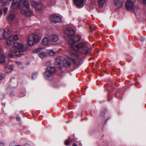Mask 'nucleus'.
Wrapping results in <instances>:
<instances>
[{
	"label": "nucleus",
	"mask_w": 146,
	"mask_h": 146,
	"mask_svg": "<svg viewBox=\"0 0 146 146\" xmlns=\"http://www.w3.org/2000/svg\"><path fill=\"white\" fill-rule=\"evenodd\" d=\"M81 37L79 35H76L72 38L69 41V43L71 44V49L72 51L70 52V56L69 58L74 63L78 64L79 63V52L82 54H87L91 51L85 44L83 42H80L76 45L74 44L79 41Z\"/></svg>",
	"instance_id": "obj_1"
},
{
	"label": "nucleus",
	"mask_w": 146,
	"mask_h": 146,
	"mask_svg": "<svg viewBox=\"0 0 146 146\" xmlns=\"http://www.w3.org/2000/svg\"><path fill=\"white\" fill-rule=\"evenodd\" d=\"M23 51L21 50H17L14 47H11L10 48V52L8 54V56L10 58H13L15 56L20 57L23 54Z\"/></svg>",
	"instance_id": "obj_2"
},
{
	"label": "nucleus",
	"mask_w": 146,
	"mask_h": 146,
	"mask_svg": "<svg viewBox=\"0 0 146 146\" xmlns=\"http://www.w3.org/2000/svg\"><path fill=\"white\" fill-rule=\"evenodd\" d=\"M47 71H46L44 74V76L46 79L51 80L53 77V74L55 72L56 68L55 67L50 66L47 68Z\"/></svg>",
	"instance_id": "obj_3"
},
{
	"label": "nucleus",
	"mask_w": 146,
	"mask_h": 146,
	"mask_svg": "<svg viewBox=\"0 0 146 146\" xmlns=\"http://www.w3.org/2000/svg\"><path fill=\"white\" fill-rule=\"evenodd\" d=\"M27 38L29 45L32 46L39 41V36L37 34H33L29 35Z\"/></svg>",
	"instance_id": "obj_4"
},
{
	"label": "nucleus",
	"mask_w": 146,
	"mask_h": 146,
	"mask_svg": "<svg viewBox=\"0 0 146 146\" xmlns=\"http://www.w3.org/2000/svg\"><path fill=\"white\" fill-rule=\"evenodd\" d=\"M14 45L15 49L21 50L23 51H26L28 48V45L27 44H23L22 43L15 42L14 43Z\"/></svg>",
	"instance_id": "obj_5"
},
{
	"label": "nucleus",
	"mask_w": 146,
	"mask_h": 146,
	"mask_svg": "<svg viewBox=\"0 0 146 146\" xmlns=\"http://www.w3.org/2000/svg\"><path fill=\"white\" fill-rule=\"evenodd\" d=\"M110 114L107 110L106 108H105L104 110H102L100 113V116L101 118L102 119H104L107 118L104 121L105 124H106L108 121L110 119Z\"/></svg>",
	"instance_id": "obj_6"
},
{
	"label": "nucleus",
	"mask_w": 146,
	"mask_h": 146,
	"mask_svg": "<svg viewBox=\"0 0 146 146\" xmlns=\"http://www.w3.org/2000/svg\"><path fill=\"white\" fill-rule=\"evenodd\" d=\"M65 58L62 56H58L57 57L54 62L55 65L58 66V68H61V65L62 64Z\"/></svg>",
	"instance_id": "obj_7"
},
{
	"label": "nucleus",
	"mask_w": 146,
	"mask_h": 146,
	"mask_svg": "<svg viewBox=\"0 0 146 146\" xmlns=\"http://www.w3.org/2000/svg\"><path fill=\"white\" fill-rule=\"evenodd\" d=\"M134 3L131 0H127L125 3V8L128 11H133Z\"/></svg>",
	"instance_id": "obj_8"
},
{
	"label": "nucleus",
	"mask_w": 146,
	"mask_h": 146,
	"mask_svg": "<svg viewBox=\"0 0 146 146\" xmlns=\"http://www.w3.org/2000/svg\"><path fill=\"white\" fill-rule=\"evenodd\" d=\"M50 20L52 23L60 22L61 21L62 19L60 16L56 14H54L50 17Z\"/></svg>",
	"instance_id": "obj_9"
},
{
	"label": "nucleus",
	"mask_w": 146,
	"mask_h": 146,
	"mask_svg": "<svg viewBox=\"0 0 146 146\" xmlns=\"http://www.w3.org/2000/svg\"><path fill=\"white\" fill-rule=\"evenodd\" d=\"M32 5L38 11L41 10L43 7V5L42 3H38L35 1H33L32 2Z\"/></svg>",
	"instance_id": "obj_10"
},
{
	"label": "nucleus",
	"mask_w": 146,
	"mask_h": 146,
	"mask_svg": "<svg viewBox=\"0 0 146 146\" xmlns=\"http://www.w3.org/2000/svg\"><path fill=\"white\" fill-rule=\"evenodd\" d=\"M75 33V31L72 29L70 28H67L65 31V34L70 36H73Z\"/></svg>",
	"instance_id": "obj_11"
},
{
	"label": "nucleus",
	"mask_w": 146,
	"mask_h": 146,
	"mask_svg": "<svg viewBox=\"0 0 146 146\" xmlns=\"http://www.w3.org/2000/svg\"><path fill=\"white\" fill-rule=\"evenodd\" d=\"M5 31L3 30H0V39L3 38L6 39L9 37V36H6L5 34Z\"/></svg>",
	"instance_id": "obj_12"
},
{
	"label": "nucleus",
	"mask_w": 146,
	"mask_h": 146,
	"mask_svg": "<svg viewBox=\"0 0 146 146\" xmlns=\"http://www.w3.org/2000/svg\"><path fill=\"white\" fill-rule=\"evenodd\" d=\"M71 63L67 59L65 58L64 62L62 64H61V68L64 67L67 68H69L71 66Z\"/></svg>",
	"instance_id": "obj_13"
},
{
	"label": "nucleus",
	"mask_w": 146,
	"mask_h": 146,
	"mask_svg": "<svg viewBox=\"0 0 146 146\" xmlns=\"http://www.w3.org/2000/svg\"><path fill=\"white\" fill-rule=\"evenodd\" d=\"M50 39L47 37L44 38L42 41V44L44 46H47L50 44Z\"/></svg>",
	"instance_id": "obj_14"
},
{
	"label": "nucleus",
	"mask_w": 146,
	"mask_h": 146,
	"mask_svg": "<svg viewBox=\"0 0 146 146\" xmlns=\"http://www.w3.org/2000/svg\"><path fill=\"white\" fill-rule=\"evenodd\" d=\"M75 5L77 7H81L82 6L84 3L83 0H74Z\"/></svg>",
	"instance_id": "obj_15"
},
{
	"label": "nucleus",
	"mask_w": 146,
	"mask_h": 146,
	"mask_svg": "<svg viewBox=\"0 0 146 146\" xmlns=\"http://www.w3.org/2000/svg\"><path fill=\"white\" fill-rule=\"evenodd\" d=\"M50 41L54 42H57L59 40V37L58 36L55 35H52L50 36Z\"/></svg>",
	"instance_id": "obj_16"
},
{
	"label": "nucleus",
	"mask_w": 146,
	"mask_h": 146,
	"mask_svg": "<svg viewBox=\"0 0 146 146\" xmlns=\"http://www.w3.org/2000/svg\"><path fill=\"white\" fill-rule=\"evenodd\" d=\"M72 140V139L70 137H69L68 139H66L64 142L65 145L67 146H71V143H73Z\"/></svg>",
	"instance_id": "obj_17"
},
{
	"label": "nucleus",
	"mask_w": 146,
	"mask_h": 146,
	"mask_svg": "<svg viewBox=\"0 0 146 146\" xmlns=\"http://www.w3.org/2000/svg\"><path fill=\"white\" fill-rule=\"evenodd\" d=\"M114 5L118 7H120L123 5V3L121 0H113Z\"/></svg>",
	"instance_id": "obj_18"
},
{
	"label": "nucleus",
	"mask_w": 146,
	"mask_h": 146,
	"mask_svg": "<svg viewBox=\"0 0 146 146\" xmlns=\"http://www.w3.org/2000/svg\"><path fill=\"white\" fill-rule=\"evenodd\" d=\"M15 17V14L13 13H10L7 17V19L8 21H12L14 20Z\"/></svg>",
	"instance_id": "obj_19"
},
{
	"label": "nucleus",
	"mask_w": 146,
	"mask_h": 146,
	"mask_svg": "<svg viewBox=\"0 0 146 146\" xmlns=\"http://www.w3.org/2000/svg\"><path fill=\"white\" fill-rule=\"evenodd\" d=\"M5 61V56L2 54H0V63H3Z\"/></svg>",
	"instance_id": "obj_20"
},
{
	"label": "nucleus",
	"mask_w": 146,
	"mask_h": 146,
	"mask_svg": "<svg viewBox=\"0 0 146 146\" xmlns=\"http://www.w3.org/2000/svg\"><path fill=\"white\" fill-rule=\"evenodd\" d=\"M5 69L7 72L9 73L13 70V68L11 66H5Z\"/></svg>",
	"instance_id": "obj_21"
},
{
	"label": "nucleus",
	"mask_w": 146,
	"mask_h": 146,
	"mask_svg": "<svg viewBox=\"0 0 146 146\" xmlns=\"http://www.w3.org/2000/svg\"><path fill=\"white\" fill-rule=\"evenodd\" d=\"M89 27L90 32V33H92L94 31L95 28L96 27V26L94 25H92Z\"/></svg>",
	"instance_id": "obj_22"
},
{
	"label": "nucleus",
	"mask_w": 146,
	"mask_h": 146,
	"mask_svg": "<svg viewBox=\"0 0 146 146\" xmlns=\"http://www.w3.org/2000/svg\"><path fill=\"white\" fill-rule=\"evenodd\" d=\"M106 0H98L100 6H102L105 3Z\"/></svg>",
	"instance_id": "obj_23"
},
{
	"label": "nucleus",
	"mask_w": 146,
	"mask_h": 146,
	"mask_svg": "<svg viewBox=\"0 0 146 146\" xmlns=\"http://www.w3.org/2000/svg\"><path fill=\"white\" fill-rule=\"evenodd\" d=\"M42 49V48H37L34 50L33 51V52L34 53H37L40 51Z\"/></svg>",
	"instance_id": "obj_24"
},
{
	"label": "nucleus",
	"mask_w": 146,
	"mask_h": 146,
	"mask_svg": "<svg viewBox=\"0 0 146 146\" xmlns=\"http://www.w3.org/2000/svg\"><path fill=\"white\" fill-rule=\"evenodd\" d=\"M46 56L45 53L44 52H41L39 54V56L41 58H43Z\"/></svg>",
	"instance_id": "obj_25"
},
{
	"label": "nucleus",
	"mask_w": 146,
	"mask_h": 146,
	"mask_svg": "<svg viewBox=\"0 0 146 146\" xmlns=\"http://www.w3.org/2000/svg\"><path fill=\"white\" fill-rule=\"evenodd\" d=\"M55 53H56L55 52L52 50L50 51L49 53V55L50 56L53 55L54 54H55Z\"/></svg>",
	"instance_id": "obj_26"
},
{
	"label": "nucleus",
	"mask_w": 146,
	"mask_h": 146,
	"mask_svg": "<svg viewBox=\"0 0 146 146\" xmlns=\"http://www.w3.org/2000/svg\"><path fill=\"white\" fill-rule=\"evenodd\" d=\"M74 134L73 135V136H74V137H73V138L72 139V141L73 142H78V138L76 137H75L74 136Z\"/></svg>",
	"instance_id": "obj_27"
},
{
	"label": "nucleus",
	"mask_w": 146,
	"mask_h": 146,
	"mask_svg": "<svg viewBox=\"0 0 146 146\" xmlns=\"http://www.w3.org/2000/svg\"><path fill=\"white\" fill-rule=\"evenodd\" d=\"M120 94L119 92H117L115 93V96L116 98H118L120 96Z\"/></svg>",
	"instance_id": "obj_28"
},
{
	"label": "nucleus",
	"mask_w": 146,
	"mask_h": 146,
	"mask_svg": "<svg viewBox=\"0 0 146 146\" xmlns=\"http://www.w3.org/2000/svg\"><path fill=\"white\" fill-rule=\"evenodd\" d=\"M8 8L7 7H5L4 8L3 10L4 14L5 15H6L7 13V11H8Z\"/></svg>",
	"instance_id": "obj_29"
},
{
	"label": "nucleus",
	"mask_w": 146,
	"mask_h": 146,
	"mask_svg": "<svg viewBox=\"0 0 146 146\" xmlns=\"http://www.w3.org/2000/svg\"><path fill=\"white\" fill-rule=\"evenodd\" d=\"M38 74V73L37 72H35L33 73V75L32 76V79H34V77L36 76Z\"/></svg>",
	"instance_id": "obj_30"
},
{
	"label": "nucleus",
	"mask_w": 146,
	"mask_h": 146,
	"mask_svg": "<svg viewBox=\"0 0 146 146\" xmlns=\"http://www.w3.org/2000/svg\"><path fill=\"white\" fill-rule=\"evenodd\" d=\"M0 3H2L3 5L4 6L6 5L7 2H5L4 0H0Z\"/></svg>",
	"instance_id": "obj_31"
},
{
	"label": "nucleus",
	"mask_w": 146,
	"mask_h": 146,
	"mask_svg": "<svg viewBox=\"0 0 146 146\" xmlns=\"http://www.w3.org/2000/svg\"><path fill=\"white\" fill-rule=\"evenodd\" d=\"M108 101H110L112 99V98L110 94H109L108 96Z\"/></svg>",
	"instance_id": "obj_32"
},
{
	"label": "nucleus",
	"mask_w": 146,
	"mask_h": 146,
	"mask_svg": "<svg viewBox=\"0 0 146 146\" xmlns=\"http://www.w3.org/2000/svg\"><path fill=\"white\" fill-rule=\"evenodd\" d=\"M13 39L15 40H17L19 39L18 35H15L13 37Z\"/></svg>",
	"instance_id": "obj_33"
},
{
	"label": "nucleus",
	"mask_w": 146,
	"mask_h": 146,
	"mask_svg": "<svg viewBox=\"0 0 146 146\" xmlns=\"http://www.w3.org/2000/svg\"><path fill=\"white\" fill-rule=\"evenodd\" d=\"M7 44L9 46L10 44L11 41L10 40H7L6 41Z\"/></svg>",
	"instance_id": "obj_34"
},
{
	"label": "nucleus",
	"mask_w": 146,
	"mask_h": 146,
	"mask_svg": "<svg viewBox=\"0 0 146 146\" xmlns=\"http://www.w3.org/2000/svg\"><path fill=\"white\" fill-rule=\"evenodd\" d=\"M16 120L18 121H19L20 120V118L19 117V116H17V117L16 118Z\"/></svg>",
	"instance_id": "obj_35"
},
{
	"label": "nucleus",
	"mask_w": 146,
	"mask_h": 146,
	"mask_svg": "<svg viewBox=\"0 0 146 146\" xmlns=\"http://www.w3.org/2000/svg\"><path fill=\"white\" fill-rule=\"evenodd\" d=\"M4 78V76H0V80L3 79Z\"/></svg>",
	"instance_id": "obj_36"
},
{
	"label": "nucleus",
	"mask_w": 146,
	"mask_h": 146,
	"mask_svg": "<svg viewBox=\"0 0 146 146\" xmlns=\"http://www.w3.org/2000/svg\"><path fill=\"white\" fill-rule=\"evenodd\" d=\"M143 3L145 4H146V0H143Z\"/></svg>",
	"instance_id": "obj_37"
},
{
	"label": "nucleus",
	"mask_w": 146,
	"mask_h": 146,
	"mask_svg": "<svg viewBox=\"0 0 146 146\" xmlns=\"http://www.w3.org/2000/svg\"><path fill=\"white\" fill-rule=\"evenodd\" d=\"M72 146H78L76 143H74L73 144Z\"/></svg>",
	"instance_id": "obj_38"
},
{
	"label": "nucleus",
	"mask_w": 146,
	"mask_h": 146,
	"mask_svg": "<svg viewBox=\"0 0 146 146\" xmlns=\"http://www.w3.org/2000/svg\"><path fill=\"white\" fill-rule=\"evenodd\" d=\"M0 146H4V144L0 142Z\"/></svg>",
	"instance_id": "obj_39"
},
{
	"label": "nucleus",
	"mask_w": 146,
	"mask_h": 146,
	"mask_svg": "<svg viewBox=\"0 0 146 146\" xmlns=\"http://www.w3.org/2000/svg\"><path fill=\"white\" fill-rule=\"evenodd\" d=\"M17 146H21L20 145H18ZM24 146H29V144H26Z\"/></svg>",
	"instance_id": "obj_40"
},
{
	"label": "nucleus",
	"mask_w": 146,
	"mask_h": 146,
	"mask_svg": "<svg viewBox=\"0 0 146 146\" xmlns=\"http://www.w3.org/2000/svg\"><path fill=\"white\" fill-rule=\"evenodd\" d=\"M0 13L1 14V15L2 14V11L1 10L0 11Z\"/></svg>",
	"instance_id": "obj_41"
},
{
	"label": "nucleus",
	"mask_w": 146,
	"mask_h": 146,
	"mask_svg": "<svg viewBox=\"0 0 146 146\" xmlns=\"http://www.w3.org/2000/svg\"><path fill=\"white\" fill-rule=\"evenodd\" d=\"M25 94H24V95H21V96H19V97H23L24 96H25Z\"/></svg>",
	"instance_id": "obj_42"
},
{
	"label": "nucleus",
	"mask_w": 146,
	"mask_h": 146,
	"mask_svg": "<svg viewBox=\"0 0 146 146\" xmlns=\"http://www.w3.org/2000/svg\"><path fill=\"white\" fill-rule=\"evenodd\" d=\"M134 79L135 80V81H136L137 80V78L136 77H135Z\"/></svg>",
	"instance_id": "obj_43"
},
{
	"label": "nucleus",
	"mask_w": 146,
	"mask_h": 146,
	"mask_svg": "<svg viewBox=\"0 0 146 146\" xmlns=\"http://www.w3.org/2000/svg\"><path fill=\"white\" fill-rule=\"evenodd\" d=\"M10 146H15L14 145H13V144L11 143L10 145Z\"/></svg>",
	"instance_id": "obj_44"
},
{
	"label": "nucleus",
	"mask_w": 146,
	"mask_h": 146,
	"mask_svg": "<svg viewBox=\"0 0 146 146\" xmlns=\"http://www.w3.org/2000/svg\"><path fill=\"white\" fill-rule=\"evenodd\" d=\"M138 83V84H139V83H138V82H137V83Z\"/></svg>",
	"instance_id": "obj_45"
},
{
	"label": "nucleus",
	"mask_w": 146,
	"mask_h": 146,
	"mask_svg": "<svg viewBox=\"0 0 146 146\" xmlns=\"http://www.w3.org/2000/svg\"><path fill=\"white\" fill-rule=\"evenodd\" d=\"M6 34H7V32H6Z\"/></svg>",
	"instance_id": "obj_46"
}]
</instances>
